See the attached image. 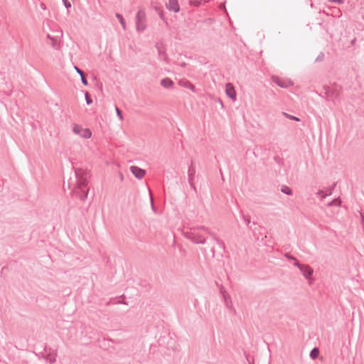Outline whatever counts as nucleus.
Instances as JSON below:
<instances>
[{"mask_svg":"<svg viewBox=\"0 0 364 364\" xmlns=\"http://www.w3.org/2000/svg\"><path fill=\"white\" fill-rule=\"evenodd\" d=\"M76 177V187L73 191L74 194L82 200L87 198L89 193L88 181L90 173L82 168H76L75 170Z\"/></svg>","mask_w":364,"mask_h":364,"instance_id":"obj_1","label":"nucleus"},{"mask_svg":"<svg viewBox=\"0 0 364 364\" xmlns=\"http://www.w3.org/2000/svg\"><path fill=\"white\" fill-rule=\"evenodd\" d=\"M205 234L210 235L211 232L208 228L200 226L193 228L191 232L184 233L185 237L196 244H205Z\"/></svg>","mask_w":364,"mask_h":364,"instance_id":"obj_2","label":"nucleus"},{"mask_svg":"<svg viewBox=\"0 0 364 364\" xmlns=\"http://www.w3.org/2000/svg\"><path fill=\"white\" fill-rule=\"evenodd\" d=\"M136 29L138 32H143L146 28V13L144 10L140 9L136 15Z\"/></svg>","mask_w":364,"mask_h":364,"instance_id":"obj_3","label":"nucleus"},{"mask_svg":"<svg viewBox=\"0 0 364 364\" xmlns=\"http://www.w3.org/2000/svg\"><path fill=\"white\" fill-rule=\"evenodd\" d=\"M73 132L84 139H90L92 136V132L90 129L83 128L82 126L77 124L73 125Z\"/></svg>","mask_w":364,"mask_h":364,"instance_id":"obj_4","label":"nucleus"},{"mask_svg":"<svg viewBox=\"0 0 364 364\" xmlns=\"http://www.w3.org/2000/svg\"><path fill=\"white\" fill-rule=\"evenodd\" d=\"M299 270L301 271L303 276L309 280V284H312L313 281L311 279V276L314 272L313 269L309 265L304 264L303 266L301 267V269Z\"/></svg>","mask_w":364,"mask_h":364,"instance_id":"obj_5","label":"nucleus"},{"mask_svg":"<svg viewBox=\"0 0 364 364\" xmlns=\"http://www.w3.org/2000/svg\"><path fill=\"white\" fill-rule=\"evenodd\" d=\"M273 82L277 84L279 87L282 88H287L293 85V82L290 80H284L278 77L273 78Z\"/></svg>","mask_w":364,"mask_h":364,"instance_id":"obj_6","label":"nucleus"},{"mask_svg":"<svg viewBox=\"0 0 364 364\" xmlns=\"http://www.w3.org/2000/svg\"><path fill=\"white\" fill-rule=\"evenodd\" d=\"M59 33H60L59 36H52L50 34L47 35V38H48L51 41V43H50L51 46L56 50H58L60 48V43H59L58 38L63 36V31H60L59 32Z\"/></svg>","mask_w":364,"mask_h":364,"instance_id":"obj_7","label":"nucleus"},{"mask_svg":"<svg viewBox=\"0 0 364 364\" xmlns=\"http://www.w3.org/2000/svg\"><path fill=\"white\" fill-rule=\"evenodd\" d=\"M130 170L134 176L139 179L143 178L146 173L145 170L135 166H132Z\"/></svg>","mask_w":364,"mask_h":364,"instance_id":"obj_8","label":"nucleus"},{"mask_svg":"<svg viewBox=\"0 0 364 364\" xmlns=\"http://www.w3.org/2000/svg\"><path fill=\"white\" fill-rule=\"evenodd\" d=\"M226 95L232 100H236V92L234 86L231 83H227L225 85Z\"/></svg>","mask_w":364,"mask_h":364,"instance_id":"obj_9","label":"nucleus"},{"mask_svg":"<svg viewBox=\"0 0 364 364\" xmlns=\"http://www.w3.org/2000/svg\"><path fill=\"white\" fill-rule=\"evenodd\" d=\"M166 8L169 11H172L177 13L180 10V6L178 3V0H168V3L166 4Z\"/></svg>","mask_w":364,"mask_h":364,"instance_id":"obj_10","label":"nucleus"},{"mask_svg":"<svg viewBox=\"0 0 364 364\" xmlns=\"http://www.w3.org/2000/svg\"><path fill=\"white\" fill-rule=\"evenodd\" d=\"M326 97L328 100H333V97H336L338 95V91L333 87H327L326 89Z\"/></svg>","mask_w":364,"mask_h":364,"instance_id":"obj_11","label":"nucleus"},{"mask_svg":"<svg viewBox=\"0 0 364 364\" xmlns=\"http://www.w3.org/2000/svg\"><path fill=\"white\" fill-rule=\"evenodd\" d=\"M57 357V352L56 350H52L50 349V352L46 355V356H43V358L46 359L48 362H49L50 364H53L55 362Z\"/></svg>","mask_w":364,"mask_h":364,"instance_id":"obj_12","label":"nucleus"},{"mask_svg":"<svg viewBox=\"0 0 364 364\" xmlns=\"http://www.w3.org/2000/svg\"><path fill=\"white\" fill-rule=\"evenodd\" d=\"M161 85L165 88H171L173 86V82L170 78L166 77L161 80Z\"/></svg>","mask_w":364,"mask_h":364,"instance_id":"obj_13","label":"nucleus"},{"mask_svg":"<svg viewBox=\"0 0 364 364\" xmlns=\"http://www.w3.org/2000/svg\"><path fill=\"white\" fill-rule=\"evenodd\" d=\"M196 169L193 166V162H191V165L188 168V182H191L194 181L195 178Z\"/></svg>","mask_w":364,"mask_h":364,"instance_id":"obj_14","label":"nucleus"},{"mask_svg":"<svg viewBox=\"0 0 364 364\" xmlns=\"http://www.w3.org/2000/svg\"><path fill=\"white\" fill-rule=\"evenodd\" d=\"M336 186V184H333V186L329 188V191H328V193H323V191L322 190H319L317 193H316V195L321 196V200H323L326 196H330L332 194V191L333 189L334 188V187Z\"/></svg>","mask_w":364,"mask_h":364,"instance_id":"obj_15","label":"nucleus"},{"mask_svg":"<svg viewBox=\"0 0 364 364\" xmlns=\"http://www.w3.org/2000/svg\"><path fill=\"white\" fill-rule=\"evenodd\" d=\"M223 299L225 302V306L232 310L233 309V306H232V300H231V298L230 296V295H228V296H225L224 297H223Z\"/></svg>","mask_w":364,"mask_h":364,"instance_id":"obj_16","label":"nucleus"},{"mask_svg":"<svg viewBox=\"0 0 364 364\" xmlns=\"http://www.w3.org/2000/svg\"><path fill=\"white\" fill-rule=\"evenodd\" d=\"M180 84H181V86H183V87H184L186 88L190 89L193 92H196L195 86L191 82H189L188 80H186V81H183V82L181 81Z\"/></svg>","mask_w":364,"mask_h":364,"instance_id":"obj_17","label":"nucleus"},{"mask_svg":"<svg viewBox=\"0 0 364 364\" xmlns=\"http://www.w3.org/2000/svg\"><path fill=\"white\" fill-rule=\"evenodd\" d=\"M115 16L117 18V19L119 21L120 24L122 25L124 30H126V23L125 21L120 14L117 13L115 14Z\"/></svg>","mask_w":364,"mask_h":364,"instance_id":"obj_18","label":"nucleus"},{"mask_svg":"<svg viewBox=\"0 0 364 364\" xmlns=\"http://www.w3.org/2000/svg\"><path fill=\"white\" fill-rule=\"evenodd\" d=\"M281 191L288 196L292 195V190L287 186H282L281 188Z\"/></svg>","mask_w":364,"mask_h":364,"instance_id":"obj_19","label":"nucleus"},{"mask_svg":"<svg viewBox=\"0 0 364 364\" xmlns=\"http://www.w3.org/2000/svg\"><path fill=\"white\" fill-rule=\"evenodd\" d=\"M282 114L289 119L294 120L296 122H300V119L299 117L289 114L287 112H283Z\"/></svg>","mask_w":364,"mask_h":364,"instance_id":"obj_20","label":"nucleus"},{"mask_svg":"<svg viewBox=\"0 0 364 364\" xmlns=\"http://www.w3.org/2000/svg\"><path fill=\"white\" fill-rule=\"evenodd\" d=\"M242 218L244 220V222L245 223V224L249 227V228L251 230L252 229V227L250 226V224H251V220H250V216H247V215H245L244 214H242Z\"/></svg>","mask_w":364,"mask_h":364,"instance_id":"obj_21","label":"nucleus"},{"mask_svg":"<svg viewBox=\"0 0 364 364\" xmlns=\"http://www.w3.org/2000/svg\"><path fill=\"white\" fill-rule=\"evenodd\" d=\"M319 350L317 348H314L310 352V356L311 358L315 359L318 356Z\"/></svg>","mask_w":364,"mask_h":364,"instance_id":"obj_22","label":"nucleus"},{"mask_svg":"<svg viewBox=\"0 0 364 364\" xmlns=\"http://www.w3.org/2000/svg\"><path fill=\"white\" fill-rule=\"evenodd\" d=\"M341 200L340 199H334L333 200H332L331 202H330L328 205V206H339L341 205Z\"/></svg>","mask_w":364,"mask_h":364,"instance_id":"obj_23","label":"nucleus"},{"mask_svg":"<svg viewBox=\"0 0 364 364\" xmlns=\"http://www.w3.org/2000/svg\"><path fill=\"white\" fill-rule=\"evenodd\" d=\"M219 291L222 295V297L229 295L223 285L219 286Z\"/></svg>","mask_w":364,"mask_h":364,"instance_id":"obj_24","label":"nucleus"},{"mask_svg":"<svg viewBox=\"0 0 364 364\" xmlns=\"http://www.w3.org/2000/svg\"><path fill=\"white\" fill-rule=\"evenodd\" d=\"M85 100H86V103L87 105H90L92 103V100H91L90 95H89V93L87 92H85Z\"/></svg>","mask_w":364,"mask_h":364,"instance_id":"obj_25","label":"nucleus"},{"mask_svg":"<svg viewBox=\"0 0 364 364\" xmlns=\"http://www.w3.org/2000/svg\"><path fill=\"white\" fill-rule=\"evenodd\" d=\"M324 58H325L324 53H320L318 54V55L317 56V58H316L315 61L316 62H321V61L323 60Z\"/></svg>","mask_w":364,"mask_h":364,"instance_id":"obj_26","label":"nucleus"},{"mask_svg":"<svg viewBox=\"0 0 364 364\" xmlns=\"http://www.w3.org/2000/svg\"><path fill=\"white\" fill-rule=\"evenodd\" d=\"M214 240L215 241V242L218 245V246L222 248V249H225V244L221 241L217 237H215L214 238Z\"/></svg>","mask_w":364,"mask_h":364,"instance_id":"obj_27","label":"nucleus"},{"mask_svg":"<svg viewBox=\"0 0 364 364\" xmlns=\"http://www.w3.org/2000/svg\"><path fill=\"white\" fill-rule=\"evenodd\" d=\"M115 110H116L117 117L119 118V119L121 121L123 120V116H122V111L117 107H115Z\"/></svg>","mask_w":364,"mask_h":364,"instance_id":"obj_28","label":"nucleus"},{"mask_svg":"<svg viewBox=\"0 0 364 364\" xmlns=\"http://www.w3.org/2000/svg\"><path fill=\"white\" fill-rule=\"evenodd\" d=\"M80 77H81V82L84 85H87V79L85 78V74H82L80 75Z\"/></svg>","mask_w":364,"mask_h":364,"instance_id":"obj_29","label":"nucleus"},{"mask_svg":"<svg viewBox=\"0 0 364 364\" xmlns=\"http://www.w3.org/2000/svg\"><path fill=\"white\" fill-rule=\"evenodd\" d=\"M63 4H64V6H65L66 9H70L71 7V4L70 3V1L68 0H62Z\"/></svg>","mask_w":364,"mask_h":364,"instance_id":"obj_30","label":"nucleus"},{"mask_svg":"<svg viewBox=\"0 0 364 364\" xmlns=\"http://www.w3.org/2000/svg\"><path fill=\"white\" fill-rule=\"evenodd\" d=\"M150 196H151V209L154 212V213H156V209L154 206V200H153V198L151 196V194L150 193Z\"/></svg>","mask_w":364,"mask_h":364,"instance_id":"obj_31","label":"nucleus"},{"mask_svg":"<svg viewBox=\"0 0 364 364\" xmlns=\"http://www.w3.org/2000/svg\"><path fill=\"white\" fill-rule=\"evenodd\" d=\"M285 257H286L288 259L294 260V261H296V257H294V256L291 255H290V254H289V253H286V254H285Z\"/></svg>","mask_w":364,"mask_h":364,"instance_id":"obj_32","label":"nucleus"},{"mask_svg":"<svg viewBox=\"0 0 364 364\" xmlns=\"http://www.w3.org/2000/svg\"><path fill=\"white\" fill-rule=\"evenodd\" d=\"M74 68L75 70H76V72L80 75H81L82 74H83V71L82 70H80L78 67L77 66H74Z\"/></svg>","mask_w":364,"mask_h":364,"instance_id":"obj_33","label":"nucleus"},{"mask_svg":"<svg viewBox=\"0 0 364 364\" xmlns=\"http://www.w3.org/2000/svg\"><path fill=\"white\" fill-rule=\"evenodd\" d=\"M328 2H331V3H337V4H342L343 2V0H328Z\"/></svg>","mask_w":364,"mask_h":364,"instance_id":"obj_34","label":"nucleus"},{"mask_svg":"<svg viewBox=\"0 0 364 364\" xmlns=\"http://www.w3.org/2000/svg\"><path fill=\"white\" fill-rule=\"evenodd\" d=\"M188 183L190 184V186L194 190L195 192H196L197 190H196V187L193 183V181H192L191 182H188Z\"/></svg>","mask_w":364,"mask_h":364,"instance_id":"obj_35","label":"nucleus"},{"mask_svg":"<svg viewBox=\"0 0 364 364\" xmlns=\"http://www.w3.org/2000/svg\"><path fill=\"white\" fill-rule=\"evenodd\" d=\"M304 264H301L299 262H297V260L295 261L294 266L297 267L299 269H301V267Z\"/></svg>","mask_w":364,"mask_h":364,"instance_id":"obj_36","label":"nucleus"},{"mask_svg":"<svg viewBox=\"0 0 364 364\" xmlns=\"http://www.w3.org/2000/svg\"><path fill=\"white\" fill-rule=\"evenodd\" d=\"M156 48H157V49H158V52H159V55H161L165 54V53H164V51H162V50H161V48H159L158 47V46H157V45L156 46Z\"/></svg>","mask_w":364,"mask_h":364,"instance_id":"obj_37","label":"nucleus"},{"mask_svg":"<svg viewBox=\"0 0 364 364\" xmlns=\"http://www.w3.org/2000/svg\"><path fill=\"white\" fill-rule=\"evenodd\" d=\"M159 17H160L162 20L165 21L164 15V13H163V11H161L159 13Z\"/></svg>","mask_w":364,"mask_h":364,"instance_id":"obj_38","label":"nucleus"},{"mask_svg":"<svg viewBox=\"0 0 364 364\" xmlns=\"http://www.w3.org/2000/svg\"><path fill=\"white\" fill-rule=\"evenodd\" d=\"M36 355L39 358H43V356H46L45 355H43V353H36Z\"/></svg>","mask_w":364,"mask_h":364,"instance_id":"obj_39","label":"nucleus"},{"mask_svg":"<svg viewBox=\"0 0 364 364\" xmlns=\"http://www.w3.org/2000/svg\"><path fill=\"white\" fill-rule=\"evenodd\" d=\"M41 8L43 10L46 9V6L43 3L41 4Z\"/></svg>","mask_w":364,"mask_h":364,"instance_id":"obj_40","label":"nucleus"},{"mask_svg":"<svg viewBox=\"0 0 364 364\" xmlns=\"http://www.w3.org/2000/svg\"><path fill=\"white\" fill-rule=\"evenodd\" d=\"M200 3V1H195V2L193 3L195 5H198Z\"/></svg>","mask_w":364,"mask_h":364,"instance_id":"obj_41","label":"nucleus"},{"mask_svg":"<svg viewBox=\"0 0 364 364\" xmlns=\"http://www.w3.org/2000/svg\"><path fill=\"white\" fill-rule=\"evenodd\" d=\"M185 66H186V63H183L181 64V67H185Z\"/></svg>","mask_w":364,"mask_h":364,"instance_id":"obj_42","label":"nucleus"},{"mask_svg":"<svg viewBox=\"0 0 364 364\" xmlns=\"http://www.w3.org/2000/svg\"><path fill=\"white\" fill-rule=\"evenodd\" d=\"M262 149V146L257 147V151H258L259 149Z\"/></svg>","mask_w":364,"mask_h":364,"instance_id":"obj_43","label":"nucleus"},{"mask_svg":"<svg viewBox=\"0 0 364 364\" xmlns=\"http://www.w3.org/2000/svg\"><path fill=\"white\" fill-rule=\"evenodd\" d=\"M323 14H325L326 16H328L329 14L325 11H323Z\"/></svg>","mask_w":364,"mask_h":364,"instance_id":"obj_44","label":"nucleus"},{"mask_svg":"<svg viewBox=\"0 0 364 364\" xmlns=\"http://www.w3.org/2000/svg\"><path fill=\"white\" fill-rule=\"evenodd\" d=\"M210 235H213V237H214V238L215 237V235H213L212 233Z\"/></svg>","mask_w":364,"mask_h":364,"instance_id":"obj_45","label":"nucleus"}]
</instances>
